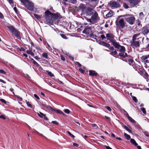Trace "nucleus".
Masks as SVG:
<instances>
[{"label": "nucleus", "instance_id": "obj_20", "mask_svg": "<svg viewBox=\"0 0 149 149\" xmlns=\"http://www.w3.org/2000/svg\"><path fill=\"white\" fill-rule=\"evenodd\" d=\"M89 72V75L90 76H95L97 74V73L94 70H90Z\"/></svg>", "mask_w": 149, "mask_h": 149}, {"label": "nucleus", "instance_id": "obj_28", "mask_svg": "<svg viewBox=\"0 0 149 149\" xmlns=\"http://www.w3.org/2000/svg\"><path fill=\"white\" fill-rule=\"evenodd\" d=\"M144 77L146 79L149 78V75L146 72H145L144 74Z\"/></svg>", "mask_w": 149, "mask_h": 149}, {"label": "nucleus", "instance_id": "obj_32", "mask_svg": "<svg viewBox=\"0 0 149 149\" xmlns=\"http://www.w3.org/2000/svg\"><path fill=\"white\" fill-rule=\"evenodd\" d=\"M34 16L38 19H40L41 17V16L37 14H34Z\"/></svg>", "mask_w": 149, "mask_h": 149}, {"label": "nucleus", "instance_id": "obj_41", "mask_svg": "<svg viewBox=\"0 0 149 149\" xmlns=\"http://www.w3.org/2000/svg\"><path fill=\"white\" fill-rule=\"evenodd\" d=\"M125 51L124 52H121L122 53H123V54H124V55L125 56V58L126 57H128L129 58L130 57V56L128 55L126 53H125Z\"/></svg>", "mask_w": 149, "mask_h": 149}, {"label": "nucleus", "instance_id": "obj_9", "mask_svg": "<svg viewBox=\"0 0 149 149\" xmlns=\"http://www.w3.org/2000/svg\"><path fill=\"white\" fill-rule=\"evenodd\" d=\"M108 5L112 9L120 6V5L118 2L113 1L110 2L108 3Z\"/></svg>", "mask_w": 149, "mask_h": 149}, {"label": "nucleus", "instance_id": "obj_12", "mask_svg": "<svg viewBox=\"0 0 149 149\" xmlns=\"http://www.w3.org/2000/svg\"><path fill=\"white\" fill-rule=\"evenodd\" d=\"M86 5L83 3L80 4L78 7L79 10H81L82 13L83 14H84V13L86 11Z\"/></svg>", "mask_w": 149, "mask_h": 149}, {"label": "nucleus", "instance_id": "obj_15", "mask_svg": "<svg viewBox=\"0 0 149 149\" xmlns=\"http://www.w3.org/2000/svg\"><path fill=\"white\" fill-rule=\"evenodd\" d=\"M86 11L85 13H84V14L87 15L90 14L93 10V9L90 7H86Z\"/></svg>", "mask_w": 149, "mask_h": 149}, {"label": "nucleus", "instance_id": "obj_8", "mask_svg": "<svg viewBox=\"0 0 149 149\" xmlns=\"http://www.w3.org/2000/svg\"><path fill=\"white\" fill-rule=\"evenodd\" d=\"M130 45L133 48H137L140 47L139 41L136 40L132 39L130 41Z\"/></svg>", "mask_w": 149, "mask_h": 149}, {"label": "nucleus", "instance_id": "obj_26", "mask_svg": "<svg viewBox=\"0 0 149 149\" xmlns=\"http://www.w3.org/2000/svg\"><path fill=\"white\" fill-rule=\"evenodd\" d=\"M124 135L125 138L129 140L130 139V135L126 134L125 133H124Z\"/></svg>", "mask_w": 149, "mask_h": 149}, {"label": "nucleus", "instance_id": "obj_57", "mask_svg": "<svg viewBox=\"0 0 149 149\" xmlns=\"http://www.w3.org/2000/svg\"><path fill=\"white\" fill-rule=\"evenodd\" d=\"M105 118H106V119H107L109 121H110L111 120L110 118L109 117H108V116H105Z\"/></svg>", "mask_w": 149, "mask_h": 149}, {"label": "nucleus", "instance_id": "obj_24", "mask_svg": "<svg viewBox=\"0 0 149 149\" xmlns=\"http://www.w3.org/2000/svg\"><path fill=\"white\" fill-rule=\"evenodd\" d=\"M42 56L44 58H48L47 54V53H43L42 54Z\"/></svg>", "mask_w": 149, "mask_h": 149}, {"label": "nucleus", "instance_id": "obj_42", "mask_svg": "<svg viewBox=\"0 0 149 149\" xmlns=\"http://www.w3.org/2000/svg\"><path fill=\"white\" fill-rule=\"evenodd\" d=\"M64 111L67 114L69 113H70V110L67 109L64 110Z\"/></svg>", "mask_w": 149, "mask_h": 149}, {"label": "nucleus", "instance_id": "obj_34", "mask_svg": "<svg viewBox=\"0 0 149 149\" xmlns=\"http://www.w3.org/2000/svg\"><path fill=\"white\" fill-rule=\"evenodd\" d=\"M139 17L141 19H142L144 16V15L142 12H141L139 13Z\"/></svg>", "mask_w": 149, "mask_h": 149}, {"label": "nucleus", "instance_id": "obj_39", "mask_svg": "<svg viewBox=\"0 0 149 149\" xmlns=\"http://www.w3.org/2000/svg\"><path fill=\"white\" fill-rule=\"evenodd\" d=\"M132 98L133 100L135 102H138V100L136 99V98L134 96H132Z\"/></svg>", "mask_w": 149, "mask_h": 149}, {"label": "nucleus", "instance_id": "obj_1", "mask_svg": "<svg viewBox=\"0 0 149 149\" xmlns=\"http://www.w3.org/2000/svg\"><path fill=\"white\" fill-rule=\"evenodd\" d=\"M106 37L107 40H109L111 44L120 52H123L125 51V48L118 44L114 39V36L113 34L109 33L106 34Z\"/></svg>", "mask_w": 149, "mask_h": 149}, {"label": "nucleus", "instance_id": "obj_21", "mask_svg": "<svg viewBox=\"0 0 149 149\" xmlns=\"http://www.w3.org/2000/svg\"><path fill=\"white\" fill-rule=\"evenodd\" d=\"M140 35V33H136V34H134L133 35L132 39H134V40H138L139 39V38H136L138 37Z\"/></svg>", "mask_w": 149, "mask_h": 149}, {"label": "nucleus", "instance_id": "obj_38", "mask_svg": "<svg viewBox=\"0 0 149 149\" xmlns=\"http://www.w3.org/2000/svg\"><path fill=\"white\" fill-rule=\"evenodd\" d=\"M128 62H129V63L130 64V65H131V64H130V63H134L133 60L132 59H131V58L130 59L128 60Z\"/></svg>", "mask_w": 149, "mask_h": 149}, {"label": "nucleus", "instance_id": "obj_64", "mask_svg": "<svg viewBox=\"0 0 149 149\" xmlns=\"http://www.w3.org/2000/svg\"><path fill=\"white\" fill-rule=\"evenodd\" d=\"M105 146L107 149H112L109 146Z\"/></svg>", "mask_w": 149, "mask_h": 149}, {"label": "nucleus", "instance_id": "obj_55", "mask_svg": "<svg viewBox=\"0 0 149 149\" xmlns=\"http://www.w3.org/2000/svg\"><path fill=\"white\" fill-rule=\"evenodd\" d=\"M0 72L1 73H3V74H6V72L4 71L3 70H0Z\"/></svg>", "mask_w": 149, "mask_h": 149}, {"label": "nucleus", "instance_id": "obj_25", "mask_svg": "<svg viewBox=\"0 0 149 149\" xmlns=\"http://www.w3.org/2000/svg\"><path fill=\"white\" fill-rule=\"evenodd\" d=\"M128 119L132 123H135L136 122L130 116L129 117V118H128Z\"/></svg>", "mask_w": 149, "mask_h": 149}, {"label": "nucleus", "instance_id": "obj_30", "mask_svg": "<svg viewBox=\"0 0 149 149\" xmlns=\"http://www.w3.org/2000/svg\"><path fill=\"white\" fill-rule=\"evenodd\" d=\"M124 128L130 133H132V131L127 126L125 125L124 126Z\"/></svg>", "mask_w": 149, "mask_h": 149}, {"label": "nucleus", "instance_id": "obj_13", "mask_svg": "<svg viewBox=\"0 0 149 149\" xmlns=\"http://www.w3.org/2000/svg\"><path fill=\"white\" fill-rule=\"evenodd\" d=\"M102 45L109 48V49L110 50H114V47H111L110 45L108 43L104 41H103L102 42Z\"/></svg>", "mask_w": 149, "mask_h": 149}, {"label": "nucleus", "instance_id": "obj_62", "mask_svg": "<svg viewBox=\"0 0 149 149\" xmlns=\"http://www.w3.org/2000/svg\"><path fill=\"white\" fill-rule=\"evenodd\" d=\"M144 62V63H149V61L148 60H145L144 62Z\"/></svg>", "mask_w": 149, "mask_h": 149}, {"label": "nucleus", "instance_id": "obj_46", "mask_svg": "<svg viewBox=\"0 0 149 149\" xmlns=\"http://www.w3.org/2000/svg\"><path fill=\"white\" fill-rule=\"evenodd\" d=\"M123 53H119V55L120 56H121V57H123V58H125V56L124 55V54H123Z\"/></svg>", "mask_w": 149, "mask_h": 149}, {"label": "nucleus", "instance_id": "obj_19", "mask_svg": "<svg viewBox=\"0 0 149 149\" xmlns=\"http://www.w3.org/2000/svg\"><path fill=\"white\" fill-rule=\"evenodd\" d=\"M149 58V54L143 56L141 57L142 62H144V61L147 60L148 58Z\"/></svg>", "mask_w": 149, "mask_h": 149}, {"label": "nucleus", "instance_id": "obj_23", "mask_svg": "<svg viewBox=\"0 0 149 149\" xmlns=\"http://www.w3.org/2000/svg\"><path fill=\"white\" fill-rule=\"evenodd\" d=\"M130 142L132 144L134 145L135 146H137L138 145V144L136 143L134 139H131Z\"/></svg>", "mask_w": 149, "mask_h": 149}, {"label": "nucleus", "instance_id": "obj_22", "mask_svg": "<svg viewBox=\"0 0 149 149\" xmlns=\"http://www.w3.org/2000/svg\"><path fill=\"white\" fill-rule=\"evenodd\" d=\"M26 52L27 54H30L32 56H34V54L32 50H27Z\"/></svg>", "mask_w": 149, "mask_h": 149}, {"label": "nucleus", "instance_id": "obj_49", "mask_svg": "<svg viewBox=\"0 0 149 149\" xmlns=\"http://www.w3.org/2000/svg\"><path fill=\"white\" fill-rule=\"evenodd\" d=\"M76 65H78L79 66L81 67V65L80 64L79 62H77L75 63Z\"/></svg>", "mask_w": 149, "mask_h": 149}, {"label": "nucleus", "instance_id": "obj_10", "mask_svg": "<svg viewBox=\"0 0 149 149\" xmlns=\"http://www.w3.org/2000/svg\"><path fill=\"white\" fill-rule=\"evenodd\" d=\"M93 28V27L92 26H85L83 32L86 34H89L92 33V30Z\"/></svg>", "mask_w": 149, "mask_h": 149}, {"label": "nucleus", "instance_id": "obj_2", "mask_svg": "<svg viewBox=\"0 0 149 149\" xmlns=\"http://www.w3.org/2000/svg\"><path fill=\"white\" fill-rule=\"evenodd\" d=\"M120 16L124 17L126 22L130 25H133L135 22V18L132 15L127 14L120 15Z\"/></svg>", "mask_w": 149, "mask_h": 149}, {"label": "nucleus", "instance_id": "obj_44", "mask_svg": "<svg viewBox=\"0 0 149 149\" xmlns=\"http://www.w3.org/2000/svg\"><path fill=\"white\" fill-rule=\"evenodd\" d=\"M61 36L63 38L66 39L67 38V37H66V36L63 34H61Z\"/></svg>", "mask_w": 149, "mask_h": 149}, {"label": "nucleus", "instance_id": "obj_52", "mask_svg": "<svg viewBox=\"0 0 149 149\" xmlns=\"http://www.w3.org/2000/svg\"><path fill=\"white\" fill-rule=\"evenodd\" d=\"M52 123L53 124H55L56 125H58V123L56 121H52Z\"/></svg>", "mask_w": 149, "mask_h": 149}, {"label": "nucleus", "instance_id": "obj_36", "mask_svg": "<svg viewBox=\"0 0 149 149\" xmlns=\"http://www.w3.org/2000/svg\"><path fill=\"white\" fill-rule=\"evenodd\" d=\"M26 104L27 106L30 108H32V105L30 104L29 102L26 101Z\"/></svg>", "mask_w": 149, "mask_h": 149}, {"label": "nucleus", "instance_id": "obj_47", "mask_svg": "<svg viewBox=\"0 0 149 149\" xmlns=\"http://www.w3.org/2000/svg\"><path fill=\"white\" fill-rule=\"evenodd\" d=\"M18 49L20 51H25V49L22 47H21V48H19Z\"/></svg>", "mask_w": 149, "mask_h": 149}, {"label": "nucleus", "instance_id": "obj_59", "mask_svg": "<svg viewBox=\"0 0 149 149\" xmlns=\"http://www.w3.org/2000/svg\"><path fill=\"white\" fill-rule=\"evenodd\" d=\"M49 10L51 11L52 12H54V10L52 7H50V8H49Z\"/></svg>", "mask_w": 149, "mask_h": 149}, {"label": "nucleus", "instance_id": "obj_50", "mask_svg": "<svg viewBox=\"0 0 149 149\" xmlns=\"http://www.w3.org/2000/svg\"><path fill=\"white\" fill-rule=\"evenodd\" d=\"M34 96L38 100H40V98L36 94H35L34 95Z\"/></svg>", "mask_w": 149, "mask_h": 149}, {"label": "nucleus", "instance_id": "obj_56", "mask_svg": "<svg viewBox=\"0 0 149 149\" xmlns=\"http://www.w3.org/2000/svg\"><path fill=\"white\" fill-rule=\"evenodd\" d=\"M123 111H124L125 112H126V115L127 117V118H129V117H130V116H129V115L128 114V113H127V112H126V111L125 110H124H124H123Z\"/></svg>", "mask_w": 149, "mask_h": 149}, {"label": "nucleus", "instance_id": "obj_35", "mask_svg": "<svg viewBox=\"0 0 149 149\" xmlns=\"http://www.w3.org/2000/svg\"><path fill=\"white\" fill-rule=\"evenodd\" d=\"M141 110L142 111L143 113L144 114H146V109L144 108H142L141 109Z\"/></svg>", "mask_w": 149, "mask_h": 149}, {"label": "nucleus", "instance_id": "obj_40", "mask_svg": "<svg viewBox=\"0 0 149 149\" xmlns=\"http://www.w3.org/2000/svg\"><path fill=\"white\" fill-rule=\"evenodd\" d=\"M67 133L68 134H69V135L71 137H72L73 138H74V137H75L74 136V135H73V134H71V133L70 132L68 131H67Z\"/></svg>", "mask_w": 149, "mask_h": 149}, {"label": "nucleus", "instance_id": "obj_37", "mask_svg": "<svg viewBox=\"0 0 149 149\" xmlns=\"http://www.w3.org/2000/svg\"><path fill=\"white\" fill-rule=\"evenodd\" d=\"M56 111L57 113L63 114H64V113L59 109H57Z\"/></svg>", "mask_w": 149, "mask_h": 149}, {"label": "nucleus", "instance_id": "obj_53", "mask_svg": "<svg viewBox=\"0 0 149 149\" xmlns=\"http://www.w3.org/2000/svg\"><path fill=\"white\" fill-rule=\"evenodd\" d=\"M47 109H48L49 110H51L52 109V107L50 106H47V107L46 108Z\"/></svg>", "mask_w": 149, "mask_h": 149}, {"label": "nucleus", "instance_id": "obj_61", "mask_svg": "<svg viewBox=\"0 0 149 149\" xmlns=\"http://www.w3.org/2000/svg\"><path fill=\"white\" fill-rule=\"evenodd\" d=\"M3 15L1 13H0V18L3 19Z\"/></svg>", "mask_w": 149, "mask_h": 149}, {"label": "nucleus", "instance_id": "obj_7", "mask_svg": "<svg viewBox=\"0 0 149 149\" xmlns=\"http://www.w3.org/2000/svg\"><path fill=\"white\" fill-rule=\"evenodd\" d=\"M99 17L98 14L96 12H95L92 14L91 18L88 20V21L92 24H93L95 23H96Z\"/></svg>", "mask_w": 149, "mask_h": 149}, {"label": "nucleus", "instance_id": "obj_33", "mask_svg": "<svg viewBox=\"0 0 149 149\" xmlns=\"http://www.w3.org/2000/svg\"><path fill=\"white\" fill-rule=\"evenodd\" d=\"M123 6L126 9H127L129 8L128 5L125 3H123Z\"/></svg>", "mask_w": 149, "mask_h": 149}, {"label": "nucleus", "instance_id": "obj_11", "mask_svg": "<svg viewBox=\"0 0 149 149\" xmlns=\"http://www.w3.org/2000/svg\"><path fill=\"white\" fill-rule=\"evenodd\" d=\"M131 7H133L138 4L139 1L138 0H127Z\"/></svg>", "mask_w": 149, "mask_h": 149}, {"label": "nucleus", "instance_id": "obj_48", "mask_svg": "<svg viewBox=\"0 0 149 149\" xmlns=\"http://www.w3.org/2000/svg\"><path fill=\"white\" fill-rule=\"evenodd\" d=\"M9 3L11 5L12 4H14L13 2V0H8Z\"/></svg>", "mask_w": 149, "mask_h": 149}, {"label": "nucleus", "instance_id": "obj_3", "mask_svg": "<svg viewBox=\"0 0 149 149\" xmlns=\"http://www.w3.org/2000/svg\"><path fill=\"white\" fill-rule=\"evenodd\" d=\"M23 5L29 10L32 11L34 8V5L31 1L28 0H19Z\"/></svg>", "mask_w": 149, "mask_h": 149}, {"label": "nucleus", "instance_id": "obj_27", "mask_svg": "<svg viewBox=\"0 0 149 149\" xmlns=\"http://www.w3.org/2000/svg\"><path fill=\"white\" fill-rule=\"evenodd\" d=\"M38 115L41 118H43L44 116H45V115L41 112H39V113H38Z\"/></svg>", "mask_w": 149, "mask_h": 149}, {"label": "nucleus", "instance_id": "obj_45", "mask_svg": "<svg viewBox=\"0 0 149 149\" xmlns=\"http://www.w3.org/2000/svg\"><path fill=\"white\" fill-rule=\"evenodd\" d=\"M0 100L1 101V102H2L3 103H4V104H6V101L4 100V99H0Z\"/></svg>", "mask_w": 149, "mask_h": 149}, {"label": "nucleus", "instance_id": "obj_31", "mask_svg": "<svg viewBox=\"0 0 149 149\" xmlns=\"http://www.w3.org/2000/svg\"><path fill=\"white\" fill-rule=\"evenodd\" d=\"M68 1L73 4H76L77 3V0H68Z\"/></svg>", "mask_w": 149, "mask_h": 149}, {"label": "nucleus", "instance_id": "obj_16", "mask_svg": "<svg viewBox=\"0 0 149 149\" xmlns=\"http://www.w3.org/2000/svg\"><path fill=\"white\" fill-rule=\"evenodd\" d=\"M107 51L109 52H110V54L111 55L114 56V55H117L118 54L117 52L115 49L114 50H111V51H110L108 50H107Z\"/></svg>", "mask_w": 149, "mask_h": 149}, {"label": "nucleus", "instance_id": "obj_58", "mask_svg": "<svg viewBox=\"0 0 149 149\" xmlns=\"http://www.w3.org/2000/svg\"><path fill=\"white\" fill-rule=\"evenodd\" d=\"M47 48L49 50H51V48L50 47V45L48 44H47Z\"/></svg>", "mask_w": 149, "mask_h": 149}, {"label": "nucleus", "instance_id": "obj_43", "mask_svg": "<svg viewBox=\"0 0 149 149\" xmlns=\"http://www.w3.org/2000/svg\"><path fill=\"white\" fill-rule=\"evenodd\" d=\"M79 70L80 72L82 74H84V70L81 68H79Z\"/></svg>", "mask_w": 149, "mask_h": 149}, {"label": "nucleus", "instance_id": "obj_18", "mask_svg": "<svg viewBox=\"0 0 149 149\" xmlns=\"http://www.w3.org/2000/svg\"><path fill=\"white\" fill-rule=\"evenodd\" d=\"M114 14V12L112 10H110L108 13L106 15V16L107 17H110L113 16Z\"/></svg>", "mask_w": 149, "mask_h": 149}, {"label": "nucleus", "instance_id": "obj_54", "mask_svg": "<svg viewBox=\"0 0 149 149\" xmlns=\"http://www.w3.org/2000/svg\"><path fill=\"white\" fill-rule=\"evenodd\" d=\"M106 108L109 111H111V109L109 107L107 106L106 107Z\"/></svg>", "mask_w": 149, "mask_h": 149}, {"label": "nucleus", "instance_id": "obj_6", "mask_svg": "<svg viewBox=\"0 0 149 149\" xmlns=\"http://www.w3.org/2000/svg\"><path fill=\"white\" fill-rule=\"evenodd\" d=\"M45 17L47 22L49 23H52L53 21L54 14L51 13L49 10L45 12Z\"/></svg>", "mask_w": 149, "mask_h": 149}, {"label": "nucleus", "instance_id": "obj_17", "mask_svg": "<svg viewBox=\"0 0 149 149\" xmlns=\"http://www.w3.org/2000/svg\"><path fill=\"white\" fill-rule=\"evenodd\" d=\"M30 60L36 66L38 67L39 68H41V67L40 66V65L38 64V63L36 62L32 58L30 57Z\"/></svg>", "mask_w": 149, "mask_h": 149}, {"label": "nucleus", "instance_id": "obj_4", "mask_svg": "<svg viewBox=\"0 0 149 149\" xmlns=\"http://www.w3.org/2000/svg\"><path fill=\"white\" fill-rule=\"evenodd\" d=\"M121 17H122L120 16H118L116 21L115 23L116 26L120 27L121 29H123L125 27H127V26L126 25V24L123 19H119V18Z\"/></svg>", "mask_w": 149, "mask_h": 149}, {"label": "nucleus", "instance_id": "obj_5", "mask_svg": "<svg viewBox=\"0 0 149 149\" xmlns=\"http://www.w3.org/2000/svg\"><path fill=\"white\" fill-rule=\"evenodd\" d=\"M10 32L17 38L19 39L21 38V33L19 31L15 29V28L12 25H9L7 26Z\"/></svg>", "mask_w": 149, "mask_h": 149}, {"label": "nucleus", "instance_id": "obj_51", "mask_svg": "<svg viewBox=\"0 0 149 149\" xmlns=\"http://www.w3.org/2000/svg\"><path fill=\"white\" fill-rule=\"evenodd\" d=\"M0 118H1L3 119H5L6 118L5 116L3 115H1L0 116Z\"/></svg>", "mask_w": 149, "mask_h": 149}, {"label": "nucleus", "instance_id": "obj_14", "mask_svg": "<svg viewBox=\"0 0 149 149\" xmlns=\"http://www.w3.org/2000/svg\"><path fill=\"white\" fill-rule=\"evenodd\" d=\"M142 32L144 35H147L149 32V30L148 28L145 26L142 28Z\"/></svg>", "mask_w": 149, "mask_h": 149}, {"label": "nucleus", "instance_id": "obj_29", "mask_svg": "<svg viewBox=\"0 0 149 149\" xmlns=\"http://www.w3.org/2000/svg\"><path fill=\"white\" fill-rule=\"evenodd\" d=\"M46 72L48 73V74L51 77H53L54 76V75L51 72L47 70L46 71Z\"/></svg>", "mask_w": 149, "mask_h": 149}, {"label": "nucleus", "instance_id": "obj_63", "mask_svg": "<svg viewBox=\"0 0 149 149\" xmlns=\"http://www.w3.org/2000/svg\"><path fill=\"white\" fill-rule=\"evenodd\" d=\"M101 37L102 38V39H104V38H106L105 36L104 35H102L101 36Z\"/></svg>", "mask_w": 149, "mask_h": 149}, {"label": "nucleus", "instance_id": "obj_60", "mask_svg": "<svg viewBox=\"0 0 149 149\" xmlns=\"http://www.w3.org/2000/svg\"><path fill=\"white\" fill-rule=\"evenodd\" d=\"M61 58L62 60L63 61H64L65 60V58L63 56H61Z\"/></svg>", "mask_w": 149, "mask_h": 149}]
</instances>
